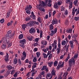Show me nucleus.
<instances>
[{"mask_svg":"<svg viewBox=\"0 0 79 79\" xmlns=\"http://www.w3.org/2000/svg\"><path fill=\"white\" fill-rule=\"evenodd\" d=\"M42 7H44V8H46L44 7L43 5L41 3H40L38 7H37V8L39 9L40 11H43V12H45V10L44 8H43Z\"/></svg>","mask_w":79,"mask_h":79,"instance_id":"nucleus-1","label":"nucleus"},{"mask_svg":"<svg viewBox=\"0 0 79 79\" xmlns=\"http://www.w3.org/2000/svg\"><path fill=\"white\" fill-rule=\"evenodd\" d=\"M68 63L69 67L68 68L67 71H70L71 69V67H72V66H73V62H72L71 60H69Z\"/></svg>","mask_w":79,"mask_h":79,"instance_id":"nucleus-2","label":"nucleus"},{"mask_svg":"<svg viewBox=\"0 0 79 79\" xmlns=\"http://www.w3.org/2000/svg\"><path fill=\"white\" fill-rule=\"evenodd\" d=\"M48 0H45V2L43 1L40 2V3L43 5V6L44 8H46L47 6V3H48Z\"/></svg>","mask_w":79,"mask_h":79,"instance_id":"nucleus-3","label":"nucleus"},{"mask_svg":"<svg viewBox=\"0 0 79 79\" xmlns=\"http://www.w3.org/2000/svg\"><path fill=\"white\" fill-rule=\"evenodd\" d=\"M78 57V55L77 54H75L74 56V58L72 57V59H70L69 60H71L72 62L73 63V64H75V60L74 59H77Z\"/></svg>","mask_w":79,"mask_h":79,"instance_id":"nucleus-4","label":"nucleus"},{"mask_svg":"<svg viewBox=\"0 0 79 79\" xmlns=\"http://www.w3.org/2000/svg\"><path fill=\"white\" fill-rule=\"evenodd\" d=\"M35 23V21H30L29 22V23H27V27H32L34 26V24Z\"/></svg>","mask_w":79,"mask_h":79,"instance_id":"nucleus-5","label":"nucleus"},{"mask_svg":"<svg viewBox=\"0 0 79 79\" xmlns=\"http://www.w3.org/2000/svg\"><path fill=\"white\" fill-rule=\"evenodd\" d=\"M5 60L6 63L9 61V55L8 52L6 53V55L4 56Z\"/></svg>","mask_w":79,"mask_h":79,"instance_id":"nucleus-6","label":"nucleus"},{"mask_svg":"<svg viewBox=\"0 0 79 79\" xmlns=\"http://www.w3.org/2000/svg\"><path fill=\"white\" fill-rule=\"evenodd\" d=\"M29 32L30 34H33L35 32V29L33 27H31V29L29 30Z\"/></svg>","mask_w":79,"mask_h":79,"instance_id":"nucleus-7","label":"nucleus"},{"mask_svg":"<svg viewBox=\"0 0 79 79\" xmlns=\"http://www.w3.org/2000/svg\"><path fill=\"white\" fill-rule=\"evenodd\" d=\"M64 62H63L62 64H58L56 67L57 69L58 70L59 69H60V68H63V67L64 66Z\"/></svg>","mask_w":79,"mask_h":79,"instance_id":"nucleus-8","label":"nucleus"},{"mask_svg":"<svg viewBox=\"0 0 79 79\" xmlns=\"http://www.w3.org/2000/svg\"><path fill=\"white\" fill-rule=\"evenodd\" d=\"M47 67L46 66L44 65L42 67V68L41 69V71H44V70H45L46 72V73H48V69L47 68Z\"/></svg>","mask_w":79,"mask_h":79,"instance_id":"nucleus-9","label":"nucleus"},{"mask_svg":"<svg viewBox=\"0 0 79 79\" xmlns=\"http://www.w3.org/2000/svg\"><path fill=\"white\" fill-rule=\"evenodd\" d=\"M26 39H23V40H22L19 41V43L21 44H23V45H24L26 44Z\"/></svg>","mask_w":79,"mask_h":79,"instance_id":"nucleus-10","label":"nucleus"},{"mask_svg":"<svg viewBox=\"0 0 79 79\" xmlns=\"http://www.w3.org/2000/svg\"><path fill=\"white\" fill-rule=\"evenodd\" d=\"M22 29H23V31H25V29H26V27H27V24H22Z\"/></svg>","mask_w":79,"mask_h":79,"instance_id":"nucleus-11","label":"nucleus"},{"mask_svg":"<svg viewBox=\"0 0 79 79\" xmlns=\"http://www.w3.org/2000/svg\"><path fill=\"white\" fill-rule=\"evenodd\" d=\"M75 7H74V8L72 10V15H75V12H77V9H75Z\"/></svg>","mask_w":79,"mask_h":79,"instance_id":"nucleus-12","label":"nucleus"},{"mask_svg":"<svg viewBox=\"0 0 79 79\" xmlns=\"http://www.w3.org/2000/svg\"><path fill=\"white\" fill-rule=\"evenodd\" d=\"M32 7L31 5H30L29 6L27 5V7H26L25 10H30L32 8Z\"/></svg>","mask_w":79,"mask_h":79,"instance_id":"nucleus-13","label":"nucleus"},{"mask_svg":"<svg viewBox=\"0 0 79 79\" xmlns=\"http://www.w3.org/2000/svg\"><path fill=\"white\" fill-rule=\"evenodd\" d=\"M70 22L68 20V19H67L65 20L64 24L65 25H69Z\"/></svg>","mask_w":79,"mask_h":79,"instance_id":"nucleus-14","label":"nucleus"},{"mask_svg":"<svg viewBox=\"0 0 79 79\" xmlns=\"http://www.w3.org/2000/svg\"><path fill=\"white\" fill-rule=\"evenodd\" d=\"M41 44L43 45H47V41H42L41 42Z\"/></svg>","mask_w":79,"mask_h":79,"instance_id":"nucleus-15","label":"nucleus"},{"mask_svg":"<svg viewBox=\"0 0 79 79\" xmlns=\"http://www.w3.org/2000/svg\"><path fill=\"white\" fill-rule=\"evenodd\" d=\"M57 20L56 19H53L52 21V23L53 25H54V24H57Z\"/></svg>","mask_w":79,"mask_h":79,"instance_id":"nucleus-16","label":"nucleus"},{"mask_svg":"<svg viewBox=\"0 0 79 79\" xmlns=\"http://www.w3.org/2000/svg\"><path fill=\"white\" fill-rule=\"evenodd\" d=\"M11 13V11L10 10H9L7 12V13L6 14V18H8L9 17V16H10V13Z\"/></svg>","mask_w":79,"mask_h":79,"instance_id":"nucleus-17","label":"nucleus"},{"mask_svg":"<svg viewBox=\"0 0 79 79\" xmlns=\"http://www.w3.org/2000/svg\"><path fill=\"white\" fill-rule=\"evenodd\" d=\"M55 69L52 70L51 72V74L52 76H56Z\"/></svg>","mask_w":79,"mask_h":79,"instance_id":"nucleus-18","label":"nucleus"},{"mask_svg":"<svg viewBox=\"0 0 79 79\" xmlns=\"http://www.w3.org/2000/svg\"><path fill=\"white\" fill-rule=\"evenodd\" d=\"M54 7L56 9V10H58V8H59V6H58V4H56V3L55 4H54Z\"/></svg>","mask_w":79,"mask_h":79,"instance_id":"nucleus-19","label":"nucleus"},{"mask_svg":"<svg viewBox=\"0 0 79 79\" xmlns=\"http://www.w3.org/2000/svg\"><path fill=\"white\" fill-rule=\"evenodd\" d=\"M53 29V25L51 24L49 26V30L50 31H51V30H52Z\"/></svg>","mask_w":79,"mask_h":79,"instance_id":"nucleus-20","label":"nucleus"},{"mask_svg":"<svg viewBox=\"0 0 79 79\" xmlns=\"http://www.w3.org/2000/svg\"><path fill=\"white\" fill-rule=\"evenodd\" d=\"M51 33L50 35V36H53V35H55V33L54 32V31L51 30Z\"/></svg>","mask_w":79,"mask_h":79,"instance_id":"nucleus-21","label":"nucleus"},{"mask_svg":"<svg viewBox=\"0 0 79 79\" xmlns=\"http://www.w3.org/2000/svg\"><path fill=\"white\" fill-rule=\"evenodd\" d=\"M27 39H28V40L31 41L32 40V36H28Z\"/></svg>","mask_w":79,"mask_h":79,"instance_id":"nucleus-22","label":"nucleus"},{"mask_svg":"<svg viewBox=\"0 0 79 79\" xmlns=\"http://www.w3.org/2000/svg\"><path fill=\"white\" fill-rule=\"evenodd\" d=\"M18 63L20 66H21V64H22V62H21V59H18Z\"/></svg>","mask_w":79,"mask_h":79,"instance_id":"nucleus-23","label":"nucleus"},{"mask_svg":"<svg viewBox=\"0 0 79 79\" xmlns=\"http://www.w3.org/2000/svg\"><path fill=\"white\" fill-rule=\"evenodd\" d=\"M53 64V61H52L48 63V65L49 67H52V64Z\"/></svg>","mask_w":79,"mask_h":79,"instance_id":"nucleus-24","label":"nucleus"},{"mask_svg":"<svg viewBox=\"0 0 79 79\" xmlns=\"http://www.w3.org/2000/svg\"><path fill=\"white\" fill-rule=\"evenodd\" d=\"M24 37V36L23 35V34H21L19 35V39H22Z\"/></svg>","mask_w":79,"mask_h":79,"instance_id":"nucleus-25","label":"nucleus"},{"mask_svg":"<svg viewBox=\"0 0 79 79\" xmlns=\"http://www.w3.org/2000/svg\"><path fill=\"white\" fill-rule=\"evenodd\" d=\"M36 54L37 58H39V56H40V53L39 52H37Z\"/></svg>","mask_w":79,"mask_h":79,"instance_id":"nucleus-26","label":"nucleus"},{"mask_svg":"<svg viewBox=\"0 0 79 79\" xmlns=\"http://www.w3.org/2000/svg\"><path fill=\"white\" fill-rule=\"evenodd\" d=\"M17 58H16V59H15L14 60L13 63L15 64H16L17 63H18V60Z\"/></svg>","mask_w":79,"mask_h":79,"instance_id":"nucleus-27","label":"nucleus"},{"mask_svg":"<svg viewBox=\"0 0 79 79\" xmlns=\"http://www.w3.org/2000/svg\"><path fill=\"white\" fill-rule=\"evenodd\" d=\"M61 48H57V54H59L60 53V52H61Z\"/></svg>","mask_w":79,"mask_h":79,"instance_id":"nucleus-28","label":"nucleus"},{"mask_svg":"<svg viewBox=\"0 0 79 79\" xmlns=\"http://www.w3.org/2000/svg\"><path fill=\"white\" fill-rule=\"evenodd\" d=\"M43 55L44 58L45 59L46 58H47V57H48V55H47V54H46L45 53H43Z\"/></svg>","mask_w":79,"mask_h":79,"instance_id":"nucleus-29","label":"nucleus"},{"mask_svg":"<svg viewBox=\"0 0 79 79\" xmlns=\"http://www.w3.org/2000/svg\"><path fill=\"white\" fill-rule=\"evenodd\" d=\"M15 32H13L12 33L10 34V38H13L14 36H15Z\"/></svg>","mask_w":79,"mask_h":79,"instance_id":"nucleus-30","label":"nucleus"},{"mask_svg":"<svg viewBox=\"0 0 79 79\" xmlns=\"http://www.w3.org/2000/svg\"><path fill=\"white\" fill-rule=\"evenodd\" d=\"M66 41L65 40L61 42V45L62 46L65 45H66Z\"/></svg>","mask_w":79,"mask_h":79,"instance_id":"nucleus-31","label":"nucleus"},{"mask_svg":"<svg viewBox=\"0 0 79 79\" xmlns=\"http://www.w3.org/2000/svg\"><path fill=\"white\" fill-rule=\"evenodd\" d=\"M30 19H31V18H30L29 16L27 17L25 19V21H29Z\"/></svg>","mask_w":79,"mask_h":79,"instance_id":"nucleus-32","label":"nucleus"},{"mask_svg":"<svg viewBox=\"0 0 79 79\" xmlns=\"http://www.w3.org/2000/svg\"><path fill=\"white\" fill-rule=\"evenodd\" d=\"M61 10V11H64V10H65V7L63 6H62L60 8Z\"/></svg>","mask_w":79,"mask_h":79,"instance_id":"nucleus-33","label":"nucleus"},{"mask_svg":"<svg viewBox=\"0 0 79 79\" xmlns=\"http://www.w3.org/2000/svg\"><path fill=\"white\" fill-rule=\"evenodd\" d=\"M68 72H66L64 73L63 76L66 77L68 76Z\"/></svg>","mask_w":79,"mask_h":79,"instance_id":"nucleus-34","label":"nucleus"},{"mask_svg":"<svg viewBox=\"0 0 79 79\" xmlns=\"http://www.w3.org/2000/svg\"><path fill=\"white\" fill-rule=\"evenodd\" d=\"M62 4V2L60 1H57V4L59 6H60Z\"/></svg>","mask_w":79,"mask_h":79,"instance_id":"nucleus-35","label":"nucleus"},{"mask_svg":"<svg viewBox=\"0 0 79 79\" xmlns=\"http://www.w3.org/2000/svg\"><path fill=\"white\" fill-rule=\"evenodd\" d=\"M58 64V61L56 60L54 63V66H57V65Z\"/></svg>","mask_w":79,"mask_h":79,"instance_id":"nucleus-36","label":"nucleus"},{"mask_svg":"<svg viewBox=\"0 0 79 79\" xmlns=\"http://www.w3.org/2000/svg\"><path fill=\"white\" fill-rule=\"evenodd\" d=\"M22 55L23 56H24L25 57H26V52L25 51H23L22 53Z\"/></svg>","mask_w":79,"mask_h":79,"instance_id":"nucleus-37","label":"nucleus"},{"mask_svg":"<svg viewBox=\"0 0 79 79\" xmlns=\"http://www.w3.org/2000/svg\"><path fill=\"white\" fill-rule=\"evenodd\" d=\"M37 20H38V22H39V23H42V20H41V18H40V17H39L38 18Z\"/></svg>","mask_w":79,"mask_h":79,"instance_id":"nucleus-38","label":"nucleus"},{"mask_svg":"<svg viewBox=\"0 0 79 79\" xmlns=\"http://www.w3.org/2000/svg\"><path fill=\"white\" fill-rule=\"evenodd\" d=\"M1 47L2 49L5 48L6 47V44H4L2 45Z\"/></svg>","mask_w":79,"mask_h":79,"instance_id":"nucleus-39","label":"nucleus"},{"mask_svg":"<svg viewBox=\"0 0 79 79\" xmlns=\"http://www.w3.org/2000/svg\"><path fill=\"white\" fill-rule=\"evenodd\" d=\"M26 57H24V56H21V60H23V61H24L25 59H26Z\"/></svg>","mask_w":79,"mask_h":79,"instance_id":"nucleus-40","label":"nucleus"},{"mask_svg":"<svg viewBox=\"0 0 79 79\" xmlns=\"http://www.w3.org/2000/svg\"><path fill=\"white\" fill-rule=\"evenodd\" d=\"M74 20L77 21H79V17H75L74 18Z\"/></svg>","mask_w":79,"mask_h":79,"instance_id":"nucleus-41","label":"nucleus"},{"mask_svg":"<svg viewBox=\"0 0 79 79\" xmlns=\"http://www.w3.org/2000/svg\"><path fill=\"white\" fill-rule=\"evenodd\" d=\"M0 22L1 23H4V22H5V19H2L1 20H0Z\"/></svg>","mask_w":79,"mask_h":79,"instance_id":"nucleus-42","label":"nucleus"},{"mask_svg":"<svg viewBox=\"0 0 79 79\" xmlns=\"http://www.w3.org/2000/svg\"><path fill=\"white\" fill-rule=\"evenodd\" d=\"M77 2H78V0L75 1L73 2V4L75 6H76V5H77Z\"/></svg>","mask_w":79,"mask_h":79,"instance_id":"nucleus-43","label":"nucleus"},{"mask_svg":"<svg viewBox=\"0 0 79 79\" xmlns=\"http://www.w3.org/2000/svg\"><path fill=\"white\" fill-rule=\"evenodd\" d=\"M7 68H8L9 70H10V69H12L13 67H12V66L10 65H9L7 66Z\"/></svg>","mask_w":79,"mask_h":79,"instance_id":"nucleus-44","label":"nucleus"},{"mask_svg":"<svg viewBox=\"0 0 79 79\" xmlns=\"http://www.w3.org/2000/svg\"><path fill=\"white\" fill-rule=\"evenodd\" d=\"M52 54H51L48 57V60H50L52 58Z\"/></svg>","mask_w":79,"mask_h":79,"instance_id":"nucleus-45","label":"nucleus"},{"mask_svg":"<svg viewBox=\"0 0 79 79\" xmlns=\"http://www.w3.org/2000/svg\"><path fill=\"white\" fill-rule=\"evenodd\" d=\"M26 13L28 15H30L31 14V11L29 10H26Z\"/></svg>","mask_w":79,"mask_h":79,"instance_id":"nucleus-46","label":"nucleus"},{"mask_svg":"<svg viewBox=\"0 0 79 79\" xmlns=\"http://www.w3.org/2000/svg\"><path fill=\"white\" fill-rule=\"evenodd\" d=\"M33 58V62H36V61H37V58L36 57H34Z\"/></svg>","mask_w":79,"mask_h":79,"instance_id":"nucleus-47","label":"nucleus"},{"mask_svg":"<svg viewBox=\"0 0 79 79\" xmlns=\"http://www.w3.org/2000/svg\"><path fill=\"white\" fill-rule=\"evenodd\" d=\"M64 15H68V10H65L64 12Z\"/></svg>","mask_w":79,"mask_h":79,"instance_id":"nucleus-48","label":"nucleus"},{"mask_svg":"<svg viewBox=\"0 0 79 79\" xmlns=\"http://www.w3.org/2000/svg\"><path fill=\"white\" fill-rule=\"evenodd\" d=\"M43 32H42V30L40 31V38H42V35H43Z\"/></svg>","mask_w":79,"mask_h":79,"instance_id":"nucleus-49","label":"nucleus"},{"mask_svg":"<svg viewBox=\"0 0 79 79\" xmlns=\"http://www.w3.org/2000/svg\"><path fill=\"white\" fill-rule=\"evenodd\" d=\"M38 45H39V44H38V43H37V42L36 43H34L33 44V46H34V47H36Z\"/></svg>","mask_w":79,"mask_h":79,"instance_id":"nucleus-50","label":"nucleus"},{"mask_svg":"<svg viewBox=\"0 0 79 79\" xmlns=\"http://www.w3.org/2000/svg\"><path fill=\"white\" fill-rule=\"evenodd\" d=\"M40 38H37L35 39V41L36 42H38Z\"/></svg>","mask_w":79,"mask_h":79,"instance_id":"nucleus-51","label":"nucleus"},{"mask_svg":"<svg viewBox=\"0 0 79 79\" xmlns=\"http://www.w3.org/2000/svg\"><path fill=\"white\" fill-rule=\"evenodd\" d=\"M6 38H7V39H9V38H10V34H6Z\"/></svg>","mask_w":79,"mask_h":79,"instance_id":"nucleus-52","label":"nucleus"},{"mask_svg":"<svg viewBox=\"0 0 79 79\" xmlns=\"http://www.w3.org/2000/svg\"><path fill=\"white\" fill-rule=\"evenodd\" d=\"M31 15L30 16V18H32V17L34 15H35L34 14V12L32 11Z\"/></svg>","mask_w":79,"mask_h":79,"instance_id":"nucleus-53","label":"nucleus"},{"mask_svg":"<svg viewBox=\"0 0 79 79\" xmlns=\"http://www.w3.org/2000/svg\"><path fill=\"white\" fill-rule=\"evenodd\" d=\"M61 18H62V19H64L65 18H66V16H65L63 14H62L61 15Z\"/></svg>","mask_w":79,"mask_h":79,"instance_id":"nucleus-54","label":"nucleus"},{"mask_svg":"<svg viewBox=\"0 0 79 79\" xmlns=\"http://www.w3.org/2000/svg\"><path fill=\"white\" fill-rule=\"evenodd\" d=\"M73 38H74V39H76V37H77V35L74 34L73 35Z\"/></svg>","mask_w":79,"mask_h":79,"instance_id":"nucleus-55","label":"nucleus"},{"mask_svg":"<svg viewBox=\"0 0 79 79\" xmlns=\"http://www.w3.org/2000/svg\"><path fill=\"white\" fill-rule=\"evenodd\" d=\"M47 76L48 77H51V73H47Z\"/></svg>","mask_w":79,"mask_h":79,"instance_id":"nucleus-56","label":"nucleus"},{"mask_svg":"<svg viewBox=\"0 0 79 79\" xmlns=\"http://www.w3.org/2000/svg\"><path fill=\"white\" fill-rule=\"evenodd\" d=\"M70 58V57H69V56H68L66 59L65 60V61L66 62H67V61H68V60Z\"/></svg>","mask_w":79,"mask_h":79,"instance_id":"nucleus-57","label":"nucleus"},{"mask_svg":"<svg viewBox=\"0 0 79 79\" xmlns=\"http://www.w3.org/2000/svg\"><path fill=\"white\" fill-rule=\"evenodd\" d=\"M6 73L8 76L9 75V74H10V70H8L6 72Z\"/></svg>","mask_w":79,"mask_h":79,"instance_id":"nucleus-58","label":"nucleus"},{"mask_svg":"<svg viewBox=\"0 0 79 79\" xmlns=\"http://www.w3.org/2000/svg\"><path fill=\"white\" fill-rule=\"evenodd\" d=\"M5 69H3L1 71V73H5Z\"/></svg>","mask_w":79,"mask_h":79,"instance_id":"nucleus-59","label":"nucleus"},{"mask_svg":"<svg viewBox=\"0 0 79 79\" xmlns=\"http://www.w3.org/2000/svg\"><path fill=\"white\" fill-rule=\"evenodd\" d=\"M15 70H12L11 71V72L10 73L11 74H12V75H13V74L15 73Z\"/></svg>","mask_w":79,"mask_h":79,"instance_id":"nucleus-60","label":"nucleus"},{"mask_svg":"<svg viewBox=\"0 0 79 79\" xmlns=\"http://www.w3.org/2000/svg\"><path fill=\"white\" fill-rule=\"evenodd\" d=\"M49 49L50 50H52V46L51 45H49Z\"/></svg>","mask_w":79,"mask_h":79,"instance_id":"nucleus-61","label":"nucleus"},{"mask_svg":"<svg viewBox=\"0 0 79 79\" xmlns=\"http://www.w3.org/2000/svg\"><path fill=\"white\" fill-rule=\"evenodd\" d=\"M52 4H51V3H48V6H49V7H51L52 6Z\"/></svg>","mask_w":79,"mask_h":79,"instance_id":"nucleus-62","label":"nucleus"},{"mask_svg":"<svg viewBox=\"0 0 79 79\" xmlns=\"http://www.w3.org/2000/svg\"><path fill=\"white\" fill-rule=\"evenodd\" d=\"M79 9L76 12V16L77 15H79Z\"/></svg>","mask_w":79,"mask_h":79,"instance_id":"nucleus-63","label":"nucleus"},{"mask_svg":"<svg viewBox=\"0 0 79 79\" xmlns=\"http://www.w3.org/2000/svg\"><path fill=\"white\" fill-rule=\"evenodd\" d=\"M58 48H61V44L60 43H58Z\"/></svg>","mask_w":79,"mask_h":79,"instance_id":"nucleus-64","label":"nucleus"}]
</instances>
